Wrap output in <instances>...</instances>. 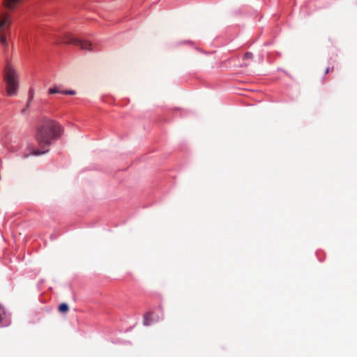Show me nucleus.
Returning a JSON list of instances; mask_svg holds the SVG:
<instances>
[{
  "mask_svg": "<svg viewBox=\"0 0 357 357\" xmlns=\"http://www.w3.org/2000/svg\"><path fill=\"white\" fill-rule=\"evenodd\" d=\"M28 109H29V108H27V107H26V108H24V109H23L22 110V113L23 114H25L26 113V112H27Z\"/></svg>",
  "mask_w": 357,
  "mask_h": 357,
  "instance_id": "12",
  "label": "nucleus"
},
{
  "mask_svg": "<svg viewBox=\"0 0 357 357\" xmlns=\"http://www.w3.org/2000/svg\"><path fill=\"white\" fill-rule=\"evenodd\" d=\"M61 93L65 94V95H75V91L74 90H65V91H62L61 92Z\"/></svg>",
  "mask_w": 357,
  "mask_h": 357,
  "instance_id": "7",
  "label": "nucleus"
},
{
  "mask_svg": "<svg viewBox=\"0 0 357 357\" xmlns=\"http://www.w3.org/2000/svg\"><path fill=\"white\" fill-rule=\"evenodd\" d=\"M253 57V55L251 52H246L245 54H244V56H243V59L245 60V59H252Z\"/></svg>",
  "mask_w": 357,
  "mask_h": 357,
  "instance_id": "9",
  "label": "nucleus"
},
{
  "mask_svg": "<svg viewBox=\"0 0 357 357\" xmlns=\"http://www.w3.org/2000/svg\"><path fill=\"white\" fill-rule=\"evenodd\" d=\"M69 310V307L66 303H62L59 306V311L61 313L66 312Z\"/></svg>",
  "mask_w": 357,
  "mask_h": 357,
  "instance_id": "6",
  "label": "nucleus"
},
{
  "mask_svg": "<svg viewBox=\"0 0 357 357\" xmlns=\"http://www.w3.org/2000/svg\"><path fill=\"white\" fill-rule=\"evenodd\" d=\"M61 126L54 120L44 118L37 128L35 139L42 150H33V155H39L48 152L52 141L56 139L61 133Z\"/></svg>",
  "mask_w": 357,
  "mask_h": 357,
  "instance_id": "1",
  "label": "nucleus"
},
{
  "mask_svg": "<svg viewBox=\"0 0 357 357\" xmlns=\"http://www.w3.org/2000/svg\"><path fill=\"white\" fill-rule=\"evenodd\" d=\"M0 43L6 50L8 47V43L7 42L5 33H0Z\"/></svg>",
  "mask_w": 357,
  "mask_h": 357,
  "instance_id": "5",
  "label": "nucleus"
},
{
  "mask_svg": "<svg viewBox=\"0 0 357 357\" xmlns=\"http://www.w3.org/2000/svg\"><path fill=\"white\" fill-rule=\"evenodd\" d=\"M31 102V101H30V100H28V101L26 102V106L27 108L29 107Z\"/></svg>",
  "mask_w": 357,
  "mask_h": 357,
  "instance_id": "13",
  "label": "nucleus"
},
{
  "mask_svg": "<svg viewBox=\"0 0 357 357\" xmlns=\"http://www.w3.org/2000/svg\"><path fill=\"white\" fill-rule=\"evenodd\" d=\"M5 316V312L3 307L0 306V322L3 320Z\"/></svg>",
  "mask_w": 357,
  "mask_h": 357,
  "instance_id": "10",
  "label": "nucleus"
},
{
  "mask_svg": "<svg viewBox=\"0 0 357 357\" xmlns=\"http://www.w3.org/2000/svg\"><path fill=\"white\" fill-rule=\"evenodd\" d=\"M3 79L6 84V92L8 96H15L18 89V74L15 69L8 63L4 69Z\"/></svg>",
  "mask_w": 357,
  "mask_h": 357,
  "instance_id": "2",
  "label": "nucleus"
},
{
  "mask_svg": "<svg viewBox=\"0 0 357 357\" xmlns=\"http://www.w3.org/2000/svg\"><path fill=\"white\" fill-rule=\"evenodd\" d=\"M33 98V89H31L29 91V100H30V101H32Z\"/></svg>",
  "mask_w": 357,
  "mask_h": 357,
  "instance_id": "11",
  "label": "nucleus"
},
{
  "mask_svg": "<svg viewBox=\"0 0 357 357\" xmlns=\"http://www.w3.org/2000/svg\"><path fill=\"white\" fill-rule=\"evenodd\" d=\"M12 23V15L7 12L0 13V33H5L9 29Z\"/></svg>",
  "mask_w": 357,
  "mask_h": 357,
  "instance_id": "4",
  "label": "nucleus"
},
{
  "mask_svg": "<svg viewBox=\"0 0 357 357\" xmlns=\"http://www.w3.org/2000/svg\"><path fill=\"white\" fill-rule=\"evenodd\" d=\"M329 72V68H327L325 70V74L328 73Z\"/></svg>",
  "mask_w": 357,
  "mask_h": 357,
  "instance_id": "14",
  "label": "nucleus"
},
{
  "mask_svg": "<svg viewBox=\"0 0 357 357\" xmlns=\"http://www.w3.org/2000/svg\"><path fill=\"white\" fill-rule=\"evenodd\" d=\"M62 91H59L57 88H51L49 89V93L50 94H54V93H60Z\"/></svg>",
  "mask_w": 357,
  "mask_h": 357,
  "instance_id": "8",
  "label": "nucleus"
},
{
  "mask_svg": "<svg viewBox=\"0 0 357 357\" xmlns=\"http://www.w3.org/2000/svg\"><path fill=\"white\" fill-rule=\"evenodd\" d=\"M61 42L66 44L79 45L84 50H93L92 44L89 41L73 38L69 33L64 34L61 38Z\"/></svg>",
  "mask_w": 357,
  "mask_h": 357,
  "instance_id": "3",
  "label": "nucleus"
}]
</instances>
